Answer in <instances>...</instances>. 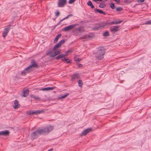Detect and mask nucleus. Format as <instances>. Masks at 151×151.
Here are the masks:
<instances>
[{
	"instance_id": "nucleus-1",
	"label": "nucleus",
	"mask_w": 151,
	"mask_h": 151,
	"mask_svg": "<svg viewBox=\"0 0 151 151\" xmlns=\"http://www.w3.org/2000/svg\"><path fill=\"white\" fill-rule=\"evenodd\" d=\"M96 52L94 53L96 59L98 60H101L104 57L106 52L105 50L104 47H99L96 48Z\"/></svg>"
},
{
	"instance_id": "nucleus-2",
	"label": "nucleus",
	"mask_w": 151,
	"mask_h": 151,
	"mask_svg": "<svg viewBox=\"0 0 151 151\" xmlns=\"http://www.w3.org/2000/svg\"><path fill=\"white\" fill-rule=\"evenodd\" d=\"M43 129H39L33 132L31 134V137L33 139L36 138L40 135L43 134Z\"/></svg>"
},
{
	"instance_id": "nucleus-3",
	"label": "nucleus",
	"mask_w": 151,
	"mask_h": 151,
	"mask_svg": "<svg viewBox=\"0 0 151 151\" xmlns=\"http://www.w3.org/2000/svg\"><path fill=\"white\" fill-rule=\"evenodd\" d=\"M45 110L44 109L41 110H38L35 111L31 110L27 111L26 112V113L28 115L35 114V115H37L39 114L43 113L45 112Z\"/></svg>"
},
{
	"instance_id": "nucleus-4",
	"label": "nucleus",
	"mask_w": 151,
	"mask_h": 151,
	"mask_svg": "<svg viewBox=\"0 0 151 151\" xmlns=\"http://www.w3.org/2000/svg\"><path fill=\"white\" fill-rule=\"evenodd\" d=\"M106 24L103 23L97 24L96 26H94L93 29V30H97L102 29H104L106 27Z\"/></svg>"
},
{
	"instance_id": "nucleus-5",
	"label": "nucleus",
	"mask_w": 151,
	"mask_h": 151,
	"mask_svg": "<svg viewBox=\"0 0 151 151\" xmlns=\"http://www.w3.org/2000/svg\"><path fill=\"white\" fill-rule=\"evenodd\" d=\"M31 64L28 67V68H29L31 70H32V68H37L38 67L37 64V63L35 60V59H32L30 62Z\"/></svg>"
},
{
	"instance_id": "nucleus-6",
	"label": "nucleus",
	"mask_w": 151,
	"mask_h": 151,
	"mask_svg": "<svg viewBox=\"0 0 151 151\" xmlns=\"http://www.w3.org/2000/svg\"><path fill=\"white\" fill-rule=\"evenodd\" d=\"M78 25V24H75L66 27L63 29L62 31L66 32L71 30L74 27Z\"/></svg>"
},
{
	"instance_id": "nucleus-7",
	"label": "nucleus",
	"mask_w": 151,
	"mask_h": 151,
	"mask_svg": "<svg viewBox=\"0 0 151 151\" xmlns=\"http://www.w3.org/2000/svg\"><path fill=\"white\" fill-rule=\"evenodd\" d=\"M66 0H58V6L59 7H63L66 4Z\"/></svg>"
},
{
	"instance_id": "nucleus-8",
	"label": "nucleus",
	"mask_w": 151,
	"mask_h": 151,
	"mask_svg": "<svg viewBox=\"0 0 151 151\" xmlns=\"http://www.w3.org/2000/svg\"><path fill=\"white\" fill-rule=\"evenodd\" d=\"M53 129V127L52 126H50L46 127L44 128V129H43V134L44 133H46L47 132H50Z\"/></svg>"
},
{
	"instance_id": "nucleus-9",
	"label": "nucleus",
	"mask_w": 151,
	"mask_h": 151,
	"mask_svg": "<svg viewBox=\"0 0 151 151\" xmlns=\"http://www.w3.org/2000/svg\"><path fill=\"white\" fill-rule=\"evenodd\" d=\"M10 28L9 27L5 28L3 32L2 36L3 37H5L7 35V34L9 32Z\"/></svg>"
},
{
	"instance_id": "nucleus-10",
	"label": "nucleus",
	"mask_w": 151,
	"mask_h": 151,
	"mask_svg": "<svg viewBox=\"0 0 151 151\" xmlns=\"http://www.w3.org/2000/svg\"><path fill=\"white\" fill-rule=\"evenodd\" d=\"M119 26H114L110 27V30L111 32H115L119 30Z\"/></svg>"
},
{
	"instance_id": "nucleus-11",
	"label": "nucleus",
	"mask_w": 151,
	"mask_h": 151,
	"mask_svg": "<svg viewBox=\"0 0 151 151\" xmlns=\"http://www.w3.org/2000/svg\"><path fill=\"white\" fill-rule=\"evenodd\" d=\"M93 37L92 35H91V34L89 35L85 34L82 35L81 37V38L82 39H90L92 38Z\"/></svg>"
},
{
	"instance_id": "nucleus-12",
	"label": "nucleus",
	"mask_w": 151,
	"mask_h": 151,
	"mask_svg": "<svg viewBox=\"0 0 151 151\" xmlns=\"http://www.w3.org/2000/svg\"><path fill=\"white\" fill-rule=\"evenodd\" d=\"M31 70L29 69V68H28V67H27L26 68H25L23 71L22 72V76H24L27 73H29L31 72Z\"/></svg>"
},
{
	"instance_id": "nucleus-13",
	"label": "nucleus",
	"mask_w": 151,
	"mask_h": 151,
	"mask_svg": "<svg viewBox=\"0 0 151 151\" xmlns=\"http://www.w3.org/2000/svg\"><path fill=\"white\" fill-rule=\"evenodd\" d=\"M92 130L91 128H88L84 130L81 133V134L82 135H86L88 133L91 131Z\"/></svg>"
},
{
	"instance_id": "nucleus-14",
	"label": "nucleus",
	"mask_w": 151,
	"mask_h": 151,
	"mask_svg": "<svg viewBox=\"0 0 151 151\" xmlns=\"http://www.w3.org/2000/svg\"><path fill=\"white\" fill-rule=\"evenodd\" d=\"M94 11L95 13H98L100 14H103L104 15H105L106 13L105 12L102 11L100 9H97V8H95L94 9Z\"/></svg>"
},
{
	"instance_id": "nucleus-15",
	"label": "nucleus",
	"mask_w": 151,
	"mask_h": 151,
	"mask_svg": "<svg viewBox=\"0 0 151 151\" xmlns=\"http://www.w3.org/2000/svg\"><path fill=\"white\" fill-rule=\"evenodd\" d=\"M14 105L13 106V108L14 109L18 108L20 107V105L19 104V102L17 100H14Z\"/></svg>"
},
{
	"instance_id": "nucleus-16",
	"label": "nucleus",
	"mask_w": 151,
	"mask_h": 151,
	"mask_svg": "<svg viewBox=\"0 0 151 151\" xmlns=\"http://www.w3.org/2000/svg\"><path fill=\"white\" fill-rule=\"evenodd\" d=\"M2 135L6 136L8 135L9 134V131L8 130H5L1 131Z\"/></svg>"
},
{
	"instance_id": "nucleus-17",
	"label": "nucleus",
	"mask_w": 151,
	"mask_h": 151,
	"mask_svg": "<svg viewBox=\"0 0 151 151\" xmlns=\"http://www.w3.org/2000/svg\"><path fill=\"white\" fill-rule=\"evenodd\" d=\"M76 29L79 32H82L84 31L83 27L82 26H80L79 27L77 28Z\"/></svg>"
},
{
	"instance_id": "nucleus-18",
	"label": "nucleus",
	"mask_w": 151,
	"mask_h": 151,
	"mask_svg": "<svg viewBox=\"0 0 151 151\" xmlns=\"http://www.w3.org/2000/svg\"><path fill=\"white\" fill-rule=\"evenodd\" d=\"M79 76L78 74H76L73 75L71 77V80L73 81L76 79H78L79 78Z\"/></svg>"
},
{
	"instance_id": "nucleus-19",
	"label": "nucleus",
	"mask_w": 151,
	"mask_h": 151,
	"mask_svg": "<svg viewBox=\"0 0 151 151\" xmlns=\"http://www.w3.org/2000/svg\"><path fill=\"white\" fill-rule=\"evenodd\" d=\"M29 90L28 89H27L23 91V94L22 96L24 97H27L29 94Z\"/></svg>"
},
{
	"instance_id": "nucleus-20",
	"label": "nucleus",
	"mask_w": 151,
	"mask_h": 151,
	"mask_svg": "<svg viewBox=\"0 0 151 151\" xmlns=\"http://www.w3.org/2000/svg\"><path fill=\"white\" fill-rule=\"evenodd\" d=\"M55 87H47L45 88L42 89V90L46 91V90H50L54 89L55 88Z\"/></svg>"
},
{
	"instance_id": "nucleus-21",
	"label": "nucleus",
	"mask_w": 151,
	"mask_h": 151,
	"mask_svg": "<svg viewBox=\"0 0 151 151\" xmlns=\"http://www.w3.org/2000/svg\"><path fill=\"white\" fill-rule=\"evenodd\" d=\"M61 60L62 61L66 63H71V61L69 60V59H67L64 58H62L61 59Z\"/></svg>"
},
{
	"instance_id": "nucleus-22",
	"label": "nucleus",
	"mask_w": 151,
	"mask_h": 151,
	"mask_svg": "<svg viewBox=\"0 0 151 151\" xmlns=\"http://www.w3.org/2000/svg\"><path fill=\"white\" fill-rule=\"evenodd\" d=\"M61 36V34H58V35H57V36H56V37L55 38V39H54V43H55L58 40V39H59V38Z\"/></svg>"
},
{
	"instance_id": "nucleus-23",
	"label": "nucleus",
	"mask_w": 151,
	"mask_h": 151,
	"mask_svg": "<svg viewBox=\"0 0 151 151\" xmlns=\"http://www.w3.org/2000/svg\"><path fill=\"white\" fill-rule=\"evenodd\" d=\"M74 59V60L76 61L77 63V62L79 63L80 62L81 60V58H80L78 57V55H76Z\"/></svg>"
},
{
	"instance_id": "nucleus-24",
	"label": "nucleus",
	"mask_w": 151,
	"mask_h": 151,
	"mask_svg": "<svg viewBox=\"0 0 151 151\" xmlns=\"http://www.w3.org/2000/svg\"><path fill=\"white\" fill-rule=\"evenodd\" d=\"M64 57H65V55H64V54H60L56 57L55 58L57 60H59L61 58H63Z\"/></svg>"
},
{
	"instance_id": "nucleus-25",
	"label": "nucleus",
	"mask_w": 151,
	"mask_h": 151,
	"mask_svg": "<svg viewBox=\"0 0 151 151\" xmlns=\"http://www.w3.org/2000/svg\"><path fill=\"white\" fill-rule=\"evenodd\" d=\"M104 23L106 24V27L108 25H110L112 24H116V22H110L109 23Z\"/></svg>"
},
{
	"instance_id": "nucleus-26",
	"label": "nucleus",
	"mask_w": 151,
	"mask_h": 151,
	"mask_svg": "<svg viewBox=\"0 0 151 151\" xmlns=\"http://www.w3.org/2000/svg\"><path fill=\"white\" fill-rule=\"evenodd\" d=\"M61 45L58 42L53 47L54 51H56L57 48L61 46Z\"/></svg>"
},
{
	"instance_id": "nucleus-27",
	"label": "nucleus",
	"mask_w": 151,
	"mask_h": 151,
	"mask_svg": "<svg viewBox=\"0 0 151 151\" xmlns=\"http://www.w3.org/2000/svg\"><path fill=\"white\" fill-rule=\"evenodd\" d=\"M87 5L88 6H90L92 9L94 8V6L92 2L90 1H89L87 2Z\"/></svg>"
},
{
	"instance_id": "nucleus-28",
	"label": "nucleus",
	"mask_w": 151,
	"mask_h": 151,
	"mask_svg": "<svg viewBox=\"0 0 151 151\" xmlns=\"http://www.w3.org/2000/svg\"><path fill=\"white\" fill-rule=\"evenodd\" d=\"M54 51L53 49V50H49L47 51V52L46 54V55H48L50 54H52L53 53V52Z\"/></svg>"
},
{
	"instance_id": "nucleus-29",
	"label": "nucleus",
	"mask_w": 151,
	"mask_h": 151,
	"mask_svg": "<svg viewBox=\"0 0 151 151\" xmlns=\"http://www.w3.org/2000/svg\"><path fill=\"white\" fill-rule=\"evenodd\" d=\"M78 83L79 86L81 87L83 85L82 81L81 80H79L78 81Z\"/></svg>"
},
{
	"instance_id": "nucleus-30",
	"label": "nucleus",
	"mask_w": 151,
	"mask_h": 151,
	"mask_svg": "<svg viewBox=\"0 0 151 151\" xmlns=\"http://www.w3.org/2000/svg\"><path fill=\"white\" fill-rule=\"evenodd\" d=\"M106 6V5L103 3H101L100 4L99 6L100 8H103L105 7Z\"/></svg>"
},
{
	"instance_id": "nucleus-31",
	"label": "nucleus",
	"mask_w": 151,
	"mask_h": 151,
	"mask_svg": "<svg viewBox=\"0 0 151 151\" xmlns=\"http://www.w3.org/2000/svg\"><path fill=\"white\" fill-rule=\"evenodd\" d=\"M69 93H67L66 94L62 96H61L60 97H59V98L60 99H63L65 98L67 96L69 95Z\"/></svg>"
},
{
	"instance_id": "nucleus-32",
	"label": "nucleus",
	"mask_w": 151,
	"mask_h": 151,
	"mask_svg": "<svg viewBox=\"0 0 151 151\" xmlns=\"http://www.w3.org/2000/svg\"><path fill=\"white\" fill-rule=\"evenodd\" d=\"M66 40L65 39H63V40H61L58 43L61 45L62 44H63L65 42V41Z\"/></svg>"
},
{
	"instance_id": "nucleus-33",
	"label": "nucleus",
	"mask_w": 151,
	"mask_h": 151,
	"mask_svg": "<svg viewBox=\"0 0 151 151\" xmlns=\"http://www.w3.org/2000/svg\"><path fill=\"white\" fill-rule=\"evenodd\" d=\"M110 7L112 9H114L115 8L114 4L112 3H110Z\"/></svg>"
},
{
	"instance_id": "nucleus-34",
	"label": "nucleus",
	"mask_w": 151,
	"mask_h": 151,
	"mask_svg": "<svg viewBox=\"0 0 151 151\" xmlns=\"http://www.w3.org/2000/svg\"><path fill=\"white\" fill-rule=\"evenodd\" d=\"M109 35V32L108 31H106L104 32L103 34V36H107Z\"/></svg>"
},
{
	"instance_id": "nucleus-35",
	"label": "nucleus",
	"mask_w": 151,
	"mask_h": 151,
	"mask_svg": "<svg viewBox=\"0 0 151 151\" xmlns=\"http://www.w3.org/2000/svg\"><path fill=\"white\" fill-rule=\"evenodd\" d=\"M31 97L33 99H40V98L38 96H34L33 95H31Z\"/></svg>"
},
{
	"instance_id": "nucleus-36",
	"label": "nucleus",
	"mask_w": 151,
	"mask_h": 151,
	"mask_svg": "<svg viewBox=\"0 0 151 151\" xmlns=\"http://www.w3.org/2000/svg\"><path fill=\"white\" fill-rule=\"evenodd\" d=\"M73 16V15L72 14H69L68 15L67 17L64 18V19L65 20L66 19H68V18H69L70 17H72Z\"/></svg>"
},
{
	"instance_id": "nucleus-37",
	"label": "nucleus",
	"mask_w": 151,
	"mask_h": 151,
	"mask_svg": "<svg viewBox=\"0 0 151 151\" xmlns=\"http://www.w3.org/2000/svg\"><path fill=\"white\" fill-rule=\"evenodd\" d=\"M151 24V20L147 21L145 22L144 24Z\"/></svg>"
},
{
	"instance_id": "nucleus-38",
	"label": "nucleus",
	"mask_w": 151,
	"mask_h": 151,
	"mask_svg": "<svg viewBox=\"0 0 151 151\" xmlns=\"http://www.w3.org/2000/svg\"><path fill=\"white\" fill-rule=\"evenodd\" d=\"M122 9L121 7H117L116 9V11L117 12H120L122 11Z\"/></svg>"
},
{
	"instance_id": "nucleus-39",
	"label": "nucleus",
	"mask_w": 151,
	"mask_h": 151,
	"mask_svg": "<svg viewBox=\"0 0 151 151\" xmlns=\"http://www.w3.org/2000/svg\"><path fill=\"white\" fill-rule=\"evenodd\" d=\"M60 50H57L56 51H55L54 52V53L55 54V55H57L60 54Z\"/></svg>"
},
{
	"instance_id": "nucleus-40",
	"label": "nucleus",
	"mask_w": 151,
	"mask_h": 151,
	"mask_svg": "<svg viewBox=\"0 0 151 151\" xmlns=\"http://www.w3.org/2000/svg\"><path fill=\"white\" fill-rule=\"evenodd\" d=\"M60 14V13L58 11H57V12H55V15L56 17H58L59 15Z\"/></svg>"
},
{
	"instance_id": "nucleus-41",
	"label": "nucleus",
	"mask_w": 151,
	"mask_h": 151,
	"mask_svg": "<svg viewBox=\"0 0 151 151\" xmlns=\"http://www.w3.org/2000/svg\"><path fill=\"white\" fill-rule=\"evenodd\" d=\"M75 1L73 0H69L68 1V3L70 4H72Z\"/></svg>"
},
{
	"instance_id": "nucleus-42",
	"label": "nucleus",
	"mask_w": 151,
	"mask_h": 151,
	"mask_svg": "<svg viewBox=\"0 0 151 151\" xmlns=\"http://www.w3.org/2000/svg\"><path fill=\"white\" fill-rule=\"evenodd\" d=\"M144 1V0H138V2L139 3H141L143 2Z\"/></svg>"
},
{
	"instance_id": "nucleus-43",
	"label": "nucleus",
	"mask_w": 151,
	"mask_h": 151,
	"mask_svg": "<svg viewBox=\"0 0 151 151\" xmlns=\"http://www.w3.org/2000/svg\"><path fill=\"white\" fill-rule=\"evenodd\" d=\"M122 20L119 21H116V24H119V23H121V22H122Z\"/></svg>"
},
{
	"instance_id": "nucleus-44",
	"label": "nucleus",
	"mask_w": 151,
	"mask_h": 151,
	"mask_svg": "<svg viewBox=\"0 0 151 151\" xmlns=\"http://www.w3.org/2000/svg\"><path fill=\"white\" fill-rule=\"evenodd\" d=\"M68 53H69L67 51L65 52V54H64V55H65V56H66L68 55Z\"/></svg>"
},
{
	"instance_id": "nucleus-45",
	"label": "nucleus",
	"mask_w": 151,
	"mask_h": 151,
	"mask_svg": "<svg viewBox=\"0 0 151 151\" xmlns=\"http://www.w3.org/2000/svg\"><path fill=\"white\" fill-rule=\"evenodd\" d=\"M67 51L68 53H71L73 51V50L71 49H69Z\"/></svg>"
},
{
	"instance_id": "nucleus-46",
	"label": "nucleus",
	"mask_w": 151,
	"mask_h": 151,
	"mask_svg": "<svg viewBox=\"0 0 151 151\" xmlns=\"http://www.w3.org/2000/svg\"><path fill=\"white\" fill-rule=\"evenodd\" d=\"M55 54L54 53H53L50 56L51 57H53L55 56Z\"/></svg>"
},
{
	"instance_id": "nucleus-47",
	"label": "nucleus",
	"mask_w": 151,
	"mask_h": 151,
	"mask_svg": "<svg viewBox=\"0 0 151 151\" xmlns=\"http://www.w3.org/2000/svg\"><path fill=\"white\" fill-rule=\"evenodd\" d=\"M83 65L82 64H80L78 66V68H81V67L83 66Z\"/></svg>"
},
{
	"instance_id": "nucleus-48",
	"label": "nucleus",
	"mask_w": 151,
	"mask_h": 151,
	"mask_svg": "<svg viewBox=\"0 0 151 151\" xmlns=\"http://www.w3.org/2000/svg\"><path fill=\"white\" fill-rule=\"evenodd\" d=\"M64 20H65V19H64V18H63V19H61V20L59 22H60V23H61L62 21H63Z\"/></svg>"
},
{
	"instance_id": "nucleus-49",
	"label": "nucleus",
	"mask_w": 151,
	"mask_h": 151,
	"mask_svg": "<svg viewBox=\"0 0 151 151\" xmlns=\"http://www.w3.org/2000/svg\"><path fill=\"white\" fill-rule=\"evenodd\" d=\"M53 149L52 148H51L48 150V151H52Z\"/></svg>"
},
{
	"instance_id": "nucleus-50",
	"label": "nucleus",
	"mask_w": 151,
	"mask_h": 151,
	"mask_svg": "<svg viewBox=\"0 0 151 151\" xmlns=\"http://www.w3.org/2000/svg\"><path fill=\"white\" fill-rule=\"evenodd\" d=\"M128 1V0H125L124 1V2L125 3H126Z\"/></svg>"
},
{
	"instance_id": "nucleus-51",
	"label": "nucleus",
	"mask_w": 151,
	"mask_h": 151,
	"mask_svg": "<svg viewBox=\"0 0 151 151\" xmlns=\"http://www.w3.org/2000/svg\"><path fill=\"white\" fill-rule=\"evenodd\" d=\"M0 135H2L1 131L0 132Z\"/></svg>"
},
{
	"instance_id": "nucleus-52",
	"label": "nucleus",
	"mask_w": 151,
	"mask_h": 151,
	"mask_svg": "<svg viewBox=\"0 0 151 151\" xmlns=\"http://www.w3.org/2000/svg\"><path fill=\"white\" fill-rule=\"evenodd\" d=\"M60 23L59 22L58 23V24H57V25H58L59 24H60Z\"/></svg>"
},
{
	"instance_id": "nucleus-53",
	"label": "nucleus",
	"mask_w": 151,
	"mask_h": 151,
	"mask_svg": "<svg viewBox=\"0 0 151 151\" xmlns=\"http://www.w3.org/2000/svg\"><path fill=\"white\" fill-rule=\"evenodd\" d=\"M93 1H94L95 2H96L97 1H98V0H93Z\"/></svg>"
},
{
	"instance_id": "nucleus-54",
	"label": "nucleus",
	"mask_w": 151,
	"mask_h": 151,
	"mask_svg": "<svg viewBox=\"0 0 151 151\" xmlns=\"http://www.w3.org/2000/svg\"><path fill=\"white\" fill-rule=\"evenodd\" d=\"M57 26H58V25L57 24L55 25L54 27H56Z\"/></svg>"
},
{
	"instance_id": "nucleus-55",
	"label": "nucleus",
	"mask_w": 151,
	"mask_h": 151,
	"mask_svg": "<svg viewBox=\"0 0 151 151\" xmlns=\"http://www.w3.org/2000/svg\"><path fill=\"white\" fill-rule=\"evenodd\" d=\"M102 0H98V1H102Z\"/></svg>"
}]
</instances>
